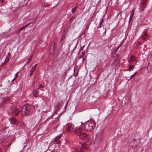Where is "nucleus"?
<instances>
[{
  "mask_svg": "<svg viewBox=\"0 0 152 152\" xmlns=\"http://www.w3.org/2000/svg\"><path fill=\"white\" fill-rule=\"evenodd\" d=\"M30 106L28 105H25L24 106L21 110V112L22 115H28L29 112Z\"/></svg>",
  "mask_w": 152,
  "mask_h": 152,
  "instance_id": "obj_2",
  "label": "nucleus"
},
{
  "mask_svg": "<svg viewBox=\"0 0 152 152\" xmlns=\"http://www.w3.org/2000/svg\"><path fill=\"white\" fill-rule=\"evenodd\" d=\"M137 61L136 58L134 56H132L130 58V61L132 62H134Z\"/></svg>",
  "mask_w": 152,
  "mask_h": 152,
  "instance_id": "obj_15",
  "label": "nucleus"
},
{
  "mask_svg": "<svg viewBox=\"0 0 152 152\" xmlns=\"http://www.w3.org/2000/svg\"><path fill=\"white\" fill-rule=\"evenodd\" d=\"M120 47V46H119V47L118 48H117V50L118 49V48H119Z\"/></svg>",
  "mask_w": 152,
  "mask_h": 152,
  "instance_id": "obj_33",
  "label": "nucleus"
},
{
  "mask_svg": "<svg viewBox=\"0 0 152 152\" xmlns=\"http://www.w3.org/2000/svg\"><path fill=\"white\" fill-rule=\"evenodd\" d=\"M33 94L34 96L37 97L38 96L39 92L37 90L34 91L33 92Z\"/></svg>",
  "mask_w": 152,
  "mask_h": 152,
  "instance_id": "obj_17",
  "label": "nucleus"
},
{
  "mask_svg": "<svg viewBox=\"0 0 152 152\" xmlns=\"http://www.w3.org/2000/svg\"><path fill=\"white\" fill-rule=\"evenodd\" d=\"M138 140L134 139H132L130 138L128 141L129 146L132 148L135 147L137 144V142Z\"/></svg>",
  "mask_w": 152,
  "mask_h": 152,
  "instance_id": "obj_3",
  "label": "nucleus"
},
{
  "mask_svg": "<svg viewBox=\"0 0 152 152\" xmlns=\"http://www.w3.org/2000/svg\"><path fill=\"white\" fill-rule=\"evenodd\" d=\"M34 68H32V69L30 70L29 72H30V75L31 76H32L33 75V73L35 70Z\"/></svg>",
  "mask_w": 152,
  "mask_h": 152,
  "instance_id": "obj_18",
  "label": "nucleus"
},
{
  "mask_svg": "<svg viewBox=\"0 0 152 152\" xmlns=\"http://www.w3.org/2000/svg\"><path fill=\"white\" fill-rule=\"evenodd\" d=\"M44 5L45 7H47L49 6L47 3H45L44 4Z\"/></svg>",
  "mask_w": 152,
  "mask_h": 152,
  "instance_id": "obj_27",
  "label": "nucleus"
},
{
  "mask_svg": "<svg viewBox=\"0 0 152 152\" xmlns=\"http://www.w3.org/2000/svg\"><path fill=\"white\" fill-rule=\"evenodd\" d=\"M101 27H102V25H99L98 26V29L101 28Z\"/></svg>",
  "mask_w": 152,
  "mask_h": 152,
  "instance_id": "obj_29",
  "label": "nucleus"
},
{
  "mask_svg": "<svg viewBox=\"0 0 152 152\" xmlns=\"http://www.w3.org/2000/svg\"><path fill=\"white\" fill-rule=\"evenodd\" d=\"M85 45H84L81 48V49H83V48L84 47Z\"/></svg>",
  "mask_w": 152,
  "mask_h": 152,
  "instance_id": "obj_32",
  "label": "nucleus"
},
{
  "mask_svg": "<svg viewBox=\"0 0 152 152\" xmlns=\"http://www.w3.org/2000/svg\"><path fill=\"white\" fill-rule=\"evenodd\" d=\"M81 57V56H80V57H79V58H80Z\"/></svg>",
  "mask_w": 152,
  "mask_h": 152,
  "instance_id": "obj_35",
  "label": "nucleus"
},
{
  "mask_svg": "<svg viewBox=\"0 0 152 152\" xmlns=\"http://www.w3.org/2000/svg\"><path fill=\"white\" fill-rule=\"evenodd\" d=\"M74 125L72 123L67 124L65 126L66 131L68 132H70L73 129Z\"/></svg>",
  "mask_w": 152,
  "mask_h": 152,
  "instance_id": "obj_4",
  "label": "nucleus"
},
{
  "mask_svg": "<svg viewBox=\"0 0 152 152\" xmlns=\"http://www.w3.org/2000/svg\"><path fill=\"white\" fill-rule=\"evenodd\" d=\"M80 134L79 136V138L83 140L87 139L88 137V135L87 133L85 132H83Z\"/></svg>",
  "mask_w": 152,
  "mask_h": 152,
  "instance_id": "obj_6",
  "label": "nucleus"
},
{
  "mask_svg": "<svg viewBox=\"0 0 152 152\" xmlns=\"http://www.w3.org/2000/svg\"><path fill=\"white\" fill-rule=\"evenodd\" d=\"M77 9V7L76 6L74 8H73L72 9V13H73Z\"/></svg>",
  "mask_w": 152,
  "mask_h": 152,
  "instance_id": "obj_22",
  "label": "nucleus"
},
{
  "mask_svg": "<svg viewBox=\"0 0 152 152\" xmlns=\"http://www.w3.org/2000/svg\"><path fill=\"white\" fill-rule=\"evenodd\" d=\"M137 72H136L134 73L132 75H131V77H130L129 80L132 79V78H133L135 75L137 74Z\"/></svg>",
  "mask_w": 152,
  "mask_h": 152,
  "instance_id": "obj_24",
  "label": "nucleus"
},
{
  "mask_svg": "<svg viewBox=\"0 0 152 152\" xmlns=\"http://www.w3.org/2000/svg\"><path fill=\"white\" fill-rule=\"evenodd\" d=\"M145 30H144L142 33L141 34V37L142 39L145 40L148 37V34L147 32L145 31Z\"/></svg>",
  "mask_w": 152,
  "mask_h": 152,
  "instance_id": "obj_9",
  "label": "nucleus"
},
{
  "mask_svg": "<svg viewBox=\"0 0 152 152\" xmlns=\"http://www.w3.org/2000/svg\"><path fill=\"white\" fill-rule=\"evenodd\" d=\"M74 133L78 136L81 134V133L83 132L82 129L80 127H77L74 130Z\"/></svg>",
  "mask_w": 152,
  "mask_h": 152,
  "instance_id": "obj_7",
  "label": "nucleus"
},
{
  "mask_svg": "<svg viewBox=\"0 0 152 152\" xmlns=\"http://www.w3.org/2000/svg\"><path fill=\"white\" fill-rule=\"evenodd\" d=\"M103 20V19H102L101 20L100 22L99 23V25H102Z\"/></svg>",
  "mask_w": 152,
  "mask_h": 152,
  "instance_id": "obj_26",
  "label": "nucleus"
},
{
  "mask_svg": "<svg viewBox=\"0 0 152 152\" xmlns=\"http://www.w3.org/2000/svg\"><path fill=\"white\" fill-rule=\"evenodd\" d=\"M4 1V0H0V3H2Z\"/></svg>",
  "mask_w": 152,
  "mask_h": 152,
  "instance_id": "obj_31",
  "label": "nucleus"
},
{
  "mask_svg": "<svg viewBox=\"0 0 152 152\" xmlns=\"http://www.w3.org/2000/svg\"><path fill=\"white\" fill-rule=\"evenodd\" d=\"M75 152H83L82 150L80 147H76L75 148Z\"/></svg>",
  "mask_w": 152,
  "mask_h": 152,
  "instance_id": "obj_14",
  "label": "nucleus"
},
{
  "mask_svg": "<svg viewBox=\"0 0 152 152\" xmlns=\"http://www.w3.org/2000/svg\"><path fill=\"white\" fill-rule=\"evenodd\" d=\"M11 113L12 115L15 116L18 115L19 113V111L16 107L13 106L11 107Z\"/></svg>",
  "mask_w": 152,
  "mask_h": 152,
  "instance_id": "obj_5",
  "label": "nucleus"
},
{
  "mask_svg": "<svg viewBox=\"0 0 152 152\" xmlns=\"http://www.w3.org/2000/svg\"><path fill=\"white\" fill-rule=\"evenodd\" d=\"M18 72H17L15 73V77L14 78V79H16L18 76Z\"/></svg>",
  "mask_w": 152,
  "mask_h": 152,
  "instance_id": "obj_25",
  "label": "nucleus"
},
{
  "mask_svg": "<svg viewBox=\"0 0 152 152\" xmlns=\"http://www.w3.org/2000/svg\"><path fill=\"white\" fill-rule=\"evenodd\" d=\"M147 0H141V3L142 5V8L141 9V10L142 11L144 10V8L145 7V6L144 5H145L147 3Z\"/></svg>",
  "mask_w": 152,
  "mask_h": 152,
  "instance_id": "obj_12",
  "label": "nucleus"
},
{
  "mask_svg": "<svg viewBox=\"0 0 152 152\" xmlns=\"http://www.w3.org/2000/svg\"><path fill=\"white\" fill-rule=\"evenodd\" d=\"M99 31L100 32V34H102V35H104L106 34V30L104 28H103L99 30Z\"/></svg>",
  "mask_w": 152,
  "mask_h": 152,
  "instance_id": "obj_11",
  "label": "nucleus"
},
{
  "mask_svg": "<svg viewBox=\"0 0 152 152\" xmlns=\"http://www.w3.org/2000/svg\"><path fill=\"white\" fill-rule=\"evenodd\" d=\"M32 59V57L31 56H30L28 58V60L26 61V64L29 63Z\"/></svg>",
  "mask_w": 152,
  "mask_h": 152,
  "instance_id": "obj_21",
  "label": "nucleus"
},
{
  "mask_svg": "<svg viewBox=\"0 0 152 152\" xmlns=\"http://www.w3.org/2000/svg\"><path fill=\"white\" fill-rule=\"evenodd\" d=\"M80 144L81 145V146L82 147V148H83V149H86V144L83 143H81Z\"/></svg>",
  "mask_w": 152,
  "mask_h": 152,
  "instance_id": "obj_20",
  "label": "nucleus"
},
{
  "mask_svg": "<svg viewBox=\"0 0 152 152\" xmlns=\"http://www.w3.org/2000/svg\"><path fill=\"white\" fill-rule=\"evenodd\" d=\"M132 69V70H133V65H130L129 68V71H130Z\"/></svg>",
  "mask_w": 152,
  "mask_h": 152,
  "instance_id": "obj_23",
  "label": "nucleus"
},
{
  "mask_svg": "<svg viewBox=\"0 0 152 152\" xmlns=\"http://www.w3.org/2000/svg\"><path fill=\"white\" fill-rule=\"evenodd\" d=\"M101 140L102 139L101 138H99L98 137H97L96 138V139L95 142L97 144L99 143L101 141Z\"/></svg>",
  "mask_w": 152,
  "mask_h": 152,
  "instance_id": "obj_16",
  "label": "nucleus"
},
{
  "mask_svg": "<svg viewBox=\"0 0 152 152\" xmlns=\"http://www.w3.org/2000/svg\"><path fill=\"white\" fill-rule=\"evenodd\" d=\"M61 135L60 134L58 136H56L54 139L55 142L57 144H59L60 142V139L61 137Z\"/></svg>",
  "mask_w": 152,
  "mask_h": 152,
  "instance_id": "obj_10",
  "label": "nucleus"
},
{
  "mask_svg": "<svg viewBox=\"0 0 152 152\" xmlns=\"http://www.w3.org/2000/svg\"><path fill=\"white\" fill-rule=\"evenodd\" d=\"M91 142L90 143V144H91Z\"/></svg>",
  "mask_w": 152,
  "mask_h": 152,
  "instance_id": "obj_36",
  "label": "nucleus"
},
{
  "mask_svg": "<svg viewBox=\"0 0 152 152\" xmlns=\"http://www.w3.org/2000/svg\"><path fill=\"white\" fill-rule=\"evenodd\" d=\"M15 79H14V78L13 80H12V81H14Z\"/></svg>",
  "mask_w": 152,
  "mask_h": 152,
  "instance_id": "obj_34",
  "label": "nucleus"
},
{
  "mask_svg": "<svg viewBox=\"0 0 152 152\" xmlns=\"http://www.w3.org/2000/svg\"><path fill=\"white\" fill-rule=\"evenodd\" d=\"M54 152L53 151H51V152Z\"/></svg>",
  "mask_w": 152,
  "mask_h": 152,
  "instance_id": "obj_37",
  "label": "nucleus"
},
{
  "mask_svg": "<svg viewBox=\"0 0 152 152\" xmlns=\"http://www.w3.org/2000/svg\"><path fill=\"white\" fill-rule=\"evenodd\" d=\"M30 24V23H28L27 24V25L24 26H23V27H21L20 28L18 29L17 31V33H20L22 30L24 28L26 27L27 26H28Z\"/></svg>",
  "mask_w": 152,
  "mask_h": 152,
  "instance_id": "obj_13",
  "label": "nucleus"
},
{
  "mask_svg": "<svg viewBox=\"0 0 152 152\" xmlns=\"http://www.w3.org/2000/svg\"><path fill=\"white\" fill-rule=\"evenodd\" d=\"M37 64H35L34 67H33L32 68H34V69H35L36 67L37 66Z\"/></svg>",
  "mask_w": 152,
  "mask_h": 152,
  "instance_id": "obj_30",
  "label": "nucleus"
},
{
  "mask_svg": "<svg viewBox=\"0 0 152 152\" xmlns=\"http://www.w3.org/2000/svg\"><path fill=\"white\" fill-rule=\"evenodd\" d=\"M9 120L11 124L13 125H17L18 124V122L17 120L15 118L12 117V118H10Z\"/></svg>",
  "mask_w": 152,
  "mask_h": 152,
  "instance_id": "obj_8",
  "label": "nucleus"
},
{
  "mask_svg": "<svg viewBox=\"0 0 152 152\" xmlns=\"http://www.w3.org/2000/svg\"><path fill=\"white\" fill-rule=\"evenodd\" d=\"M43 86L42 85V84H40L39 85V88H43Z\"/></svg>",
  "mask_w": 152,
  "mask_h": 152,
  "instance_id": "obj_28",
  "label": "nucleus"
},
{
  "mask_svg": "<svg viewBox=\"0 0 152 152\" xmlns=\"http://www.w3.org/2000/svg\"><path fill=\"white\" fill-rule=\"evenodd\" d=\"M96 126V124L94 120H89L84 123L83 128L86 131H90L94 129Z\"/></svg>",
  "mask_w": 152,
  "mask_h": 152,
  "instance_id": "obj_1",
  "label": "nucleus"
},
{
  "mask_svg": "<svg viewBox=\"0 0 152 152\" xmlns=\"http://www.w3.org/2000/svg\"><path fill=\"white\" fill-rule=\"evenodd\" d=\"M134 9H133L132 10V12L130 16V19L131 18H132L133 17V15L134 14Z\"/></svg>",
  "mask_w": 152,
  "mask_h": 152,
  "instance_id": "obj_19",
  "label": "nucleus"
}]
</instances>
